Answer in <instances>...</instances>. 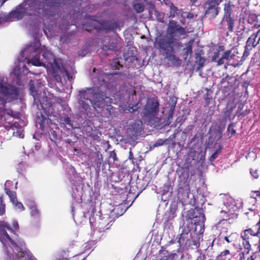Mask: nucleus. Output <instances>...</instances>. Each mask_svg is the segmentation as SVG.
I'll return each instance as SVG.
<instances>
[{
    "label": "nucleus",
    "mask_w": 260,
    "mask_h": 260,
    "mask_svg": "<svg viewBox=\"0 0 260 260\" xmlns=\"http://www.w3.org/2000/svg\"><path fill=\"white\" fill-rule=\"evenodd\" d=\"M0 94L6 98L7 100L12 101L16 100L19 95V89L12 85H5L0 81Z\"/></svg>",
    "instance_id": "8"
},
{
    "label": "nucleus",
    "mask_w": 260,
    "mask_h": 260,
    "mask_svg": "<svg viewBox=\"0 0 260 260\" xmlns=\"http://www.w3.org/2000/svg\"><path fill=\"white\" fill-rule=\"evenodd\" d=\"M159 103L155 100L148 101L144 108V116L149 120L155 117L159 112Z\"/></svg>",
    "instance_id": "9"
},
{
    "label": "nucleus",
    "mask_w": 260,
    "mask_h": 260,
    "mask_svg": "<svg viewBox=\"0 0 260 260\" xmlns=\"http://www.w3.org/2000/svg\"><path fill=\"white\" fill-rule=\"evenodd\" d=\"M206 258V256L205 254H200L197 258V260H205ZM211 260V259H209Z\"/></svg>",
    "instance_id": "42"
},
{
    "label": "nucleus",
    "mask_w": 260,
    "mask_h": 260,
    "mask_svg": "<svg viewBox=\"0 0 260 260\" xmlns=\"http://www.w3.org/2000/svg\"><path fill=\"white\" fill-rule=\"evenodd\" d=\"M128 158L130 160H133L134 159V155H133V152L132 151V150H130L129 152V156H128Z\"/></svg>",
    "instance_id": "46"
},
{
    "label": "nucleus",
    "mask_w": 260,
    "mask_h": 260,
    "mask_svg": "<svg viewBox=\"0 0 260 260\" xmlns=\"http://www.w3.org/2000/svg\"><path fill=\"white\" fill-rule=\"evenodd\" d=\"M5 205L3 203L2 198L0 197V215H3L5 212Z\"/></svg>",
    "instance_id": "32"
},
{
    "label": "nucleus",
    "mask_w": 260,
    "mask_h": 260,
    "mask_svg": "<svg viewBox=\"0 0 260 260\" xmlns=\"http://www.w3.org/2000/svg\"><path fill=\"white\" fill-rule=\"evenodd\" d=\"M95 70H96L95 68L93 69L92 72L95 73Z\"/></svg>",
    "instance_id": "60"
},
{
    "label": "nucleus",
    "mask_w": 260,
    "mask_h": 260,
    "mask_svg": "<svg viewBox=\"0 0 260 260\" xmlns=\"http://www.w3.org/2000/svg\"><path fill=\"white\" fill-rule=\"evenodd\" d=\"M243 245L244 247V248L248 250V251L249 250L251 245L249 243V240H245L243 241Z\"/></svg>",
    "instance_id": "35"
},
{
    "label": "nucleus",
    "mask_w": 260,
    "mask_h": 260,
    "mask_svg": "<svg viewBox=\"0 0 260 260\" xmlns=\"http://www.w3.org/2000/svg\"><path fill=\"white\" fill-rule=\"evenodd\" d=\"M236 80L228 75L221 79L220 84L221 90L224 98H228L226 108L224 109L223 114L226 118L231 119L232 113L240 102V96L236 92Z\"/></svg>",
    "instance_id": "2"
},
{
    "label": "nucleus",
    "mask_w": 260,
    "mask_h": 260,
    "mask_svg": "<svg viewBox=\"0 0 260 260\" xmlns=\"http://www.w3.org/2000/svg\"><path fill=\"white\" fill-rule=\"evenodd\" d=\"M243 108V104L241 103L239 105V106H238V110L237 111V112H236V114H239L240 115H241L242 116H245L248 112H243V113H240V112L242 110Z\"/></svg>",
    "instance_id": "31"
},
{
    "label": "nucleus",
    "mask_w": 260,
    "mask_h": 260,
    "mask_svg": "<svg viewBox=\"0 0 260 260\" xmlns=\"http://www.w3.org/2000/svg\"><path fill=\"white\" fill-rule=\"evenodd\" d=\"M40 44L37 43L34 46H30L22 51L19 57L17 58V63H22L23 65L26 64L31 63L32 65H45L42 63L40 59V53H43L44 57H48L54 59V57L52 53L47 50V48L45 46L39 47Z\"/></svg>",
    "instance_id": "3"
},
{
    "label": "nucleus",
    "mask_w": 260,
    "mask_h": 260,
    "mask_svg": "<svg viewBox=\"0 0 260 260\" xmlns=\"http://www.w3.org/2000/svg\"><path fill=\"white\" fill-rule=\"evenodd\" d=\"M167 140H162V139H158L157 142L153 145L154 147H157L162 145Z\"/></svg>",
    "instance_id": "38"
},
{
    "label": "nucleus",
    "mask_w": 260,
    "mask_h": 260,
    "mask_svg": "<svg viewBox=\"0 0 260 260\" xmlns=\"http://www.w3.org/2000/svg\"><path fill=\"white\" fill-rule=\"evenodd\" d=\"M143 129V122L141 120H137L132 122L127 128L128 137L132 139L140 135Z\"/></svg>",
    "instance_id": "11"
},
{
    "label": "nucleus",
    "mask_w": 260,
    "mask_h": 260,
    "mask_svg": "<svg viewBox=\"0 0 260 260\" xmlns=\"http://www.w3.org/2000/svg\"><path fill=\"white\" fill-rule=\"evenodd\" d=\"M175 106H176V103H174L173 105H172L171 106L170 111H171V113H170L169 114V116H168V118L169 119L172 118L173 117V111H174V108L175 107Z\"/></svg>",
    "instance_id": "40"
},
{
    "label": "nucleus",
    "mask_w": 260,
    "mask_h": 260,
    "mask_svg": "<svg viewBox=\"0 0 260 260\" xmlns=\"http://www.w3.org/2000/svg\"><path fill=\"white\" fill-rule=\"evenodd\" d=\"M98 78H99V77H98ZM98 80L100 81V83H101V84L104 83V82H105V79H103V80H102V81H100V79H98Z\"/></svg>",
    "instance_id": "54"
},
{
    "label": "nucleus",
    "mask_w": 260,
    "mask_h": 260,
    "mask_svg": "<svg viewBox=\"0 0 260 260\" xmlns=\"http://www.w3.org/2000/svg\"><path fill=\"white\" fill-rule=\"evenodd\" d=\"M78 103L81 108L84 110L85 113L87 114L90 112L91 110L90 105H92V100H79Z\"/></svg>",
    "instance_id": "19"
},
{
    "label": "nucleus",
    "mask_w": 260,
    "mask_h": 260,
    "mask_svg": "<svg viewBox=\"0 0 260 260\" xmlns=\"http://www.w3.org/2000/svg\"><path fill=\"white\" fill-rule=\"evenodd\" d=\"M29 90L31 95L34 97V102L37 106H39V104H40L41 110L42 111L41 112V117H39L40 121L38 122L40 124V129L44 131L46 123L48 124L50 120L48 117L54 115L55 113L59 111V108L62 107V100L61 98H55L53 101L47 98L42 102L40 100V94L38 93L32 80L29 82Z\"/></svg>",
    "instance_id": "1"
},
{
    "label": "nucleus",
    "mask_w": 260,
    "mask_h": 260,
    "mask_svg": "<svg viewBox=\"0 0 260 260\" xmlns=\"http://www.w3.org/2000/svg\"><path fill=\"white\" fill-rule=\"evenodd\" d=\"M63 121L66 124H70L71 121L69 117L64 118L63 119Z\"/></svg>",
    "instance_id": "45"
},
{
    "label": "nucleus",
    "mask_w": 260,
    "mask_h": 260,
    "mask_svg": "<svg viewBox=\"0 0 260 260\" xmlns=\"http://www.w3.org/2000/svg\"><path fill=\"white\" fill-rule=\"evenodd\" d=\"M134 8H135V10L138 13L142 12L144 10V7L141 4H135L134 5Z\"/></svg>",
    "instance_id": "30"
},
{
    "label": "nucleus",
    "mask_w": 260,
    "mask_h": 260,
    "mask_svg": "<svg viewBox=\"0 0 260 260\" xmlns=\"http://www.w3.org/2000/svg\"><path fill=\"white\" fill-rule=\"evenodd\" d=\"M139 103H138L137 104H136L135 105L133 106L131 108V109L132 110V111H137L139 109Z\"/></svg>",
    "instance_id": "43"
},
{
    "label": "nucleus",
    "mask_w": 260,
    "mask_h": 260,
    "mask_svg": "<svg viewBox=\"0 0 260 260\" xmlns=\"http://www.w3.org/2000/svg\"><path fill=\"white\" fill-rule=\"evenodd\" d=\"M8 256H9V258L10 260H11V256H9V255H8Z\"/></svg>",
    "instance_id": "61"
},
{
    "label": "nucleus",
    "mask_w": 260,
    "mask_h": 260,
    "mask_svg": "<svg viewBox=\"0 0 260 260\" xmlns=\"http://www.w3.org/2000/svg\"><path fill=\"white\" fill-rule=\"evenodd\" d=\"M241 237L243 241L249 240L250 239V235L246 233L244 230L241 233Z\"/></svg>",
    "instance_id": "28"
},
{
    "label": "nucleus",
    "mask_w": 260,
    "mask_h": 260,
    "mask_svg": "<svg viewBox=\"0 0 260 260\" xmlns=\"http://www.w3.org/2000/svg\"><path fill=\"white\" fill-rule=\"evenodd\" d=\"M6 229L10 230L9 225L5 221H0V241L7 249H8V247L9 246L13 251L15 248H18V246L8 234Z\"/></svg>",
    "instance_id": "7"
},
{
    "label": "nucleus",
    "mask_w": 260,
    "mask_h": 260,
    "mask_svg": "<svg viewBox=\"0 0 260 260\" xmlns=\"http://www.w3.org/2000/svg\"><path fill=\"white\" fill-rule=\"evenodd\" d=\"M126 92L128 94V98L130 99L131 96H132V100H133V96H134V95H135L136 93V91L135 90V88L133 87L131 89H126Z\"/></svg>",
    "instance_id": "26"
},
{
    "label": "nucleus",
    "mask_w": 260,
    "mask_h": 260,
    "mask_svg": "<svg viewBox=\"0 0 260 260\" xmlns=\"http://www.w3.org/2000/svg\"><path fill=\"white\" fill-rule=\"evenodd\" d=\"M160 260H175L178 258L176 253H169L168 251H160Z\"/></svg>",
    "instance_id": "17"
},
{
    "label": "nucleus",
    "mask_w": 260,
    "mask_h": 260,
    "mask_svg": "<svg viewBox=\"0 0 260 260\" xmlns=\"http://www.w3.org/2000/svg\"><path fill=\"white\" fill-rule=\"evenodd\" d=\"M248 85H249L248 82H247V81H245V82H244L243 83V85H242V86H243L244 87L246 88V89H247V87H248Z\"/></svg>",
    "instance_id": "48"
},
{
    "label": "nucleus",
    "mask_w": 260,
    "mask_h": 260,
    "mask_svg": "<svg viewBox=\"0 0 260 260\" xmlns=\"http://www.w3.org/2000/svg\"><path fill=\"white\" fill-rule=\"evenodd\" d=\"M251 50H247L246 49V46L245 47V50L243 53V57H247L249 55V51H250Z\"/></svg>",
    "instance_id": "44"
},
{
    "label": "nucleus",
    "mask_w": 260,
    "mask_h": 260,
    "mask_svg": "<svg viewBox=\"0 0 260 260\" xmlns=\"http://www.w3.org/2000/svg\"><path fill=\"white\" fill-rule=\"evenodd\" d=\"M110 157L113 158L114 161L117 160V157L116 156V154L114 151H111L110 153Z\"/></svg>",
    "instance_id": "41"
},
{
    "label": "nucleus",
    "mask_w": 260,
    "mask_h": 260,
    "mask_svg": "<svg viewBox=\"0 0 260 260\" xmlns=\"http://www.w3.org/2000/svg\"><path fill=\"white\" fill-rule=\"evenodd\" d=\"M218 260H228L226 259V256L222 257H218Z\"/></svg>",
    "instance_id": "51"
},
{
    "label": "nucleus",
    "mask_w": 260,
    "mask_h": 260,
    "mask_svg": "<svg viewBox=\"0 0 260 260\" xmlns=\"http://www.w3.org/2000/svg\"><path fill=\"white\" fill-rule=\"evenodd\" d=\"M94 89L93 88H87L85 90H81L79 91V100H91L88 96V93H93Z\"/></svg>",
    "instance_id": "18"
},
{
    "label": "nucleus",
    "mask_w": 260,
    "mask_h": 260,
    "mask_svg": "<svg viewBox=\"0 0 260 260\" xmlns=\"http://www.w3.org/2000/svg\"><path fill=\"white\" fill-rule=\"evenodd\" d=\"M224 240H225L228 243H233L235 241L233 234H231L229 236H225L224 237Z\"/></svg>",
    "instance_id": "29"
},
{
    "label": "nucleus",
    "mask_w": 260,
    "mask_h": 260,
    "mask_svg": "<svg viewBox=\"0 0 260 260\" xmlns=\"http://www.w3.org/2000/svg\"><path fill=\"white\" fill-rule=\"evenodd\" d=\"M113 67H114V69H119V68H118V66H113Z\"/></svg>",
    "instance_id": "59"
},
{
    "label": "nucleus",
    "mask_w": 260,
    "mask_h": 260,
    "mask_svg": "<svg viewBox=\"0 0 260 260\" xmlns=\"http://www.w3.org/2000/svg\"><path fill=\"white\" fill-rule=\"evenodd\" d=\"M251 213L253 215H254L255 212L253 210H251Z\"/></svg>",
    "instance_id": "57"
},
{
    "label": "nucleus",
    "mask_w": 260,
    "mask_h": 260,
    "mask_svg": "<svg viewBox=\"0 0 260 260\" xmlns=\"http://www.w3.org/2000/svg\"><path fill=\"white\" fill-rule=\"evenodd\" d=\"M247 260H254V258L253 256H251L250 257L247 258Z\"/></svg>",
    "instance_id": "52"
},
{
    "label": "nucleus",
    "mask_w": 260,
    "mask_h": 260,
    "mask_svg": "<svg viewBox=\"0 0 260 260\" xmlns=\"http://www.w3.org/2000/svg\"><path fill=\"white\" fill-rule=\"evenodd\" d=\"M223 0H207L204 5L206 17L214 18L218 13V5Z\"/></svg>",
    "instance_id": "10"
},
{
    "label": "nucleus",
    "mask_w": 260,
    "mask_h": 260,
    "mask_svg": "<svg viewBox=\"0 0 260 260\" xmlns=\"http://www.w3.org/2000/svg\"><path fill=\"white\" fill-rule=\"evenodd\" d=\"M193 224L192 222H189L187 223L186 225H184L183 227V229L182 231V233L185 235H187L188 236L189 233L191 231L192 229Z\"/></svg>",
    "instance_id": "23"
},
{
    "label": "nucleus",
    "mask_w": 260,
    "mask_h": 260,
    "mask_svg": "<svg viewBox=\"0 0 260 260\" xmlns=\"http://www.w3.org/2000/svg\"><path fill=\"white\" fill-rule=\"evenodd\" d=\"M13 227L15 230H17L19 228V225L17 222L14 221L13 222Z\"/></svg>",
    "instance_id": "47"
},
{
    "label": "nucleus",
    "mask_w": 260,
    "mask_h": 260,
    "mask_svg": "<svg viewBox=\"0 0 260 260\" xmlns=\"http://www.w3.org/2000/svg\"><path fill=\"white\" fill-rule=\"evenodd\" d=\"M224 68H225V69H227V66H224Z\"/></svg>",
    "instance_id": "63"
},
{
    "label": "nucleus",
    "mask_w": 260,
    "mask_h": 260,
    "mask_svg": "<svg viewBox=\"0 0 260 260\" xmlns=\"http://www.w3.org/2000/svg\"><path fill=\"white\" fill-rule=\"evenodd\" d=\"M7 113L8 115L11 116V117L18 119L20 117V114L19 112L14 111L11 109H9L7 110Z\"/></svg>",
    "instance_id": "25"
},
{
    "label": "nucleus",
    "mask_w": 260,
    "mask_h": 260,
    "mask_svg": "<svg viewBox=\"0 0 260 260\" xmlns=\"http://www.w3.org/2000/svg\"><path fill=\"white\" fill-rule=\"evenodd\" d=\"M54 61H55V62H54L55 64L54 65H55V66L58 65V63L55 60Z\"/></svg>",
    "instance_id": "58"
},
{
    "label": "nucleus",
    "mask_w": 260,
    "mask_h": 260,
    "mask_svg": "<svg viewBox=\"0 0 260 260\" xmlns=\"http://www.w3.org/2000/svg\"><path fill=\"white\" fill-rule=\"evenodd\" d=\"M19 250L20 247L18 246V248H15L13 251L18 258H22L23 260H36L31 254Z\"/></svg>",
    "instance_id": "16"
},
{
    "label": "nucleus",
    "mask_w": 260,
    "mask_h": 260,
    "mask_svg": "<svg viewBox=\"0 0 260 260\" xmlns=\"http://www.w3.org/2000/svg\"><path fill=\"white\" fill-rule=\"evenodd\" d=\"M203 66H198V68H197V70H199L201 68H202Z\"/></svg>",
    "instance_id": "56"
},
{
    "label": "nucleus",
    "mask_w": 260,
    "mask_h": 260,
    "mask_svg": "<svg viewBox=\"0 0 260 260\" xmlns=\"http://www.w3.org/2000/svg\"><path fill=\"white\" fill-rule=\"evenodd\" d=\"M230 27H232V25H233V21L231 20V19L230 18Z\"/></svg>",
    "instance_id": "53"
},
{
    "label": "nucleus",
    "mask_w": 260,
    "mask_h": 260,
    "mask_svg": "<svg viewBox=\"0 0 260 260\" xmlns=\"http://www.w3.org/2000/svg\"><path fill=\"white\" fill-rule=\"evenodd\" d=\"M188 238V235L181 233L178 235L177 242L179 243L180 246H182L183 244L187 245V243H188V244H190V242Z\"/></svg>",
    "instance_id": "20"
},
{
    "label": "nucleus",
    "mask_w": 260,
    "mask_h": 260,
    "mask_svg": "<svg viewBox=\"0 0 260 260\" xmlns=\"http://www.w3.org/2000/svg\"><path fill=\"white\" fill-rule=\"evenodd\" d=\"M188 49V51H189V50H191L190 48H189H189H188V49Z\"/></svg>",
    "instance_id": "62"
},
{
    "label": "nucleus",
    "mask_w": 260,
    "mask_h": 260,
    "mask_svg": "<svg viewBox=\"0 0 260 260\" xmlns=\"http://www.w3.org/2000/svg\"><path fill=\"white\" fill-rule=\"evenodd\" d=\"M205 90H206V93L204 95V100L206 103L208 105L212 99L213 90L207 88Z\"/></svg>",
    "instance_id": "21"
},
{
    "label": "nucleus",
    "mask_w": 260,
    "mask_h": 260,
    "mask_svg": "<svg viewBox=\"0 0 260 260\" xmlns=\"http://www.w3.org/2000/svg\"><path fill=\"white\" fill-rule=\"evenodd\" d=\"M92 106L97 111H103L104 109L107 111V117L111 115V110L113 109L111 105L112 100L101 92H93L92 96Z\"/></svg>",
    "instance_id": "4"
},
{
    "label": "nucleus",
    "mask_w": 260,
    "mask_h": 260,
    "mask_svg": "<svg viewBox=\"0 0 260 260\" xmlns=\"http://www.w3.org/2000/svg\"><path fill=\"white\" fill-rule=\"evenodd\" d=\"M91 211L92 214L89 217V222L91 225L101 231L109 229L112 225L111 223L112 221L110 216L108 215H104V216H99L96 218L94 215V212L95 211V208L92 207Z\"/></svg>",
    "instance_id": "6"
},
{
    "label": "nucleus",
    "mask_w": 260,
    "mask_h": 260,
    "mask_svg": "<svg viewBox=\"0 0 260 260\" xmlns=\"http://www.w3.org/2000/svg\"><path fill=\"white\" fill-rule=\"evenodd\" d=\"M260 41V30H258L256 33H253L248 38L246 42V49L251 50L255 47Z\"/></svg>",
    "instance_id": "15"
},
{
    "label": "nucleus",
    "mask_w": 260,
    "mask_h": 260,
    "mask_svg": "<svg viewBox=\"0 0 260 260\" xmlns=\"http://www.w3.org/2000/svg\"><path fill=\"white\" fill-rule=\"evenodd\" d=\"M6 193L9 196L11 201L14 204L17 201L16 193L15 191L10 190L9 189H6Z\"/></svg>",
    "instance_id": "22"
},
{
    "label": "nucleus",
    "mask_w": 260,
    "mask_h": 260,
    "mask_svg": "<svg viewBox=\"0 0 260 260\" xmlns=\"http://www.w3.org/2000/svg\"><path fill=\"white\" fill-rule=\"evenodd\" d=\"M192 214V217H189L192 220L194 225H200L203 223L205 220V215L202 213V210L199 208H196L194 210L189 211V215Z\"/></svg>",
    "instance_id": "14"
},
{
    "label": "nucleus",
    "mask_w": 260,
    "mask_h": 260,
    "mask_svg": "<svg viewBox=\"0 0 260 260\" xmlns=\"http://www.w3.org/2000/svg\"><path fill=\"white\" fill-rule=\"evenodd\" d=\"M244 231L246 233H248L250 236L260 237V233L258 232L257 229L256 230H254L251 228H249L246 229Z\"/></svg>",
    "instance_id": "24"
},
{
    "label": "nucleus",
    "mask_w": 260,
    "mask_h": 260,
    "mask_svg": "<svg viewBox=\"0 0 260 260\" xmlns=\"http://www.w3.org/2000/svg\"><path fill=\"white\" fill-rule=\"evenodd\" d=\"M245 214L247 215L248 214V212H246V213H245Z\"/></svg>",
    "instance_id": "64"
},
{
    "label": "nucleus",
    "mask_w": 260,
    "mask_h": 260,
    "mask_svg": "<svg viewBox=\"0 0 260 260\" xmlns=\"http://www.w3.org/2000/svg\"><path fill=\"white\" fill-rule=\"evenodd\" d=\"M230 252L229 250L226 249L222 251L220 254L218 256V257H222L226 256L227 255L230 254Z\"/></svg>",
    "instance_id": "37"
},
{
    "label": "nucleus",
    "mask_w": 260,
    "mask_h": 260,
    "mask_svg": "<svg viewBox=\"0 0 260 260\" xmlns=\"http://www.w3.org/2000/svg\"><path fill=\"white\" fill-rule=\"evenodd\" d=\"M15 207L17 208L18 209L20 210V211H22L24 209V207H23V205L20 202H18L17 201L13 204Z\"/></svg>",
    "instance_id": "33"
},
{
    "label": "nucleus",
    "mask_w": 260,
    "mask_h": 260,
    "mask_svg": "<svg viewBox=\"0 0 260 260\" xmlns=\"http://www.w3.org/2000/svg\"><path fill=\"white\" fill-rule=\"evenodd\" d=\"M176 25V23L175 22L171 21V22H170L169 26L170 27H173V26H175Z\"/></svg>",
    "instance_id": "49"
},
{
    "label": "nucleus",
    "mask_w": 260,
    "mask_h": 260,
    "mask_svg": "<svg viewBox=\"0 0 260 260\" xmlns=\"http://www.w3.org/2000/svg\"><path fill=\"white\" fill-rule=\"evenodd\" d=\"M222 51V47H219V50L217 52H215L214 55L212 57V60L215 62H217L219 65L226 63V61L228 60L231 53L230 51H227L221 53V52Z\"/></svg>",
    "instance_id": "13"
},
{
    "label": "nucleus",
    "mask_w": 260,
    "mask_h": 260,
    "mask_svg": "<svg viewBox=\"0 0 260 260\" xmlns=\"http://www.w3.org/2000/svg\"><path fill=\"white\" fill-rule=\"evenodd\" d=\"M178 198L183 201L189 198L190 194V185L187 181H180L178 185Z\"/></svg>",
    "instance_id": "12"
},
{
    "label": "nucleus",
    "mask_w": 260,
    "mask_h": 260,
    "mask_svg": "<svg viewBox=\"0 0 260 260\" xmlns=\"http://www.w3.org/2000/svg\"><path fill=\"white\" fill-rule=\"evenodd\" d=\"M185 14L186 15V17H188V18H190V14H189L188 13H185ZM191 17V16H190V18Z\"/></svg>",
    "instance_id": "55"
},
{
    "label": "nucleus",
    "mask_w": 260,
    "mask_h": 260,
    "mask_svg": "<svg viewBox=\"0 0 260 260\" xmlns=\"http://www.w3.org/2000/svg\"><path fill=\"white\" fill-rule=\"evenodd\" d=\"M117 73H116V72H113V73H103L101 74V76L103 78H108L110 76H113V75H117Z\"/></svg>",
    "instance_id": "36"
},
{
    "label": "nucleus",
    "mask_w": 260,
    "mask_h": 260,
    "mask_svg": "<svg viewBox=\"0 0 260 260\" xmlns=\"http://www.w3.org/2000/svg\"><path fill=\"white\" fill-rule=\"evenodd\" d=\"M235 125V123L232 122L229 125L228 127V131L231 133L232 136H234L236 134V130L234 128Z\"/></svg>",
    "instance_id": "27"
},
{
    "label": "nucleus",
    "mask_w": 260,
    "mask_h": 260,
    "mask_svg": "<svg viewBox=\"0 0 260 260\" xmlns=\"http://www.w3.org/2000/svg\"><path fill=\"white\" fill-rule=\"evenodd\" d=\"M51 73L55 80L59 82L61 78L67 77L69 81L75 78L76 71L75 66H44Z\"/></svg>",
    "instance_id": "5"
},
{
    "label": "nucleus",
    "mask_w": 260,
    "mask_h": 260,
    "mask_svg": "<svg viewBox=\"0 0 260 260\" xmlns=\"http://www.w3.org/2000/svg\"><path fill=\"white\" fill-rule=\"evenodd\" d=\"M250 174L255 179L258 178L259 176L257 170H253L251 169L250 170Z\"/></svg>",
    "instance_id": "34"
},
{
    "label": "nucleus",
    "mask_w": 260,
    "mask_h": 260,
    "mask_svg": "<svg viewBox=\"0 0 260 260\" xmlns=\"http://www.w3.org/2000/svg\"><path fill=\"white\" fill-rule=\"evenodd\" d=\"M192 242H193V244L194 245H195L196 247H198V245H199V242H197L196 241H192Z\"/></svg>",
    "instance_id": "50"
},
{
    "label": "nucleus",
    "mask_w": 260,
    "mask_h": 260,
    "mask_svg": "<svg viewBox=\"0 0 260 260\" xmlns=\"http://www.w3.org/2000/svg\"><path fill=\"white\" fill-rule=\"evenodd\" d=\"M220 152V149H218V150H216L213 154L211 156V158L210 159H213V160H214L215 159H216L217 156H218V155L219 154V153Z\"/></svg>",
    "instance_id": "39"
}]
</instances>
